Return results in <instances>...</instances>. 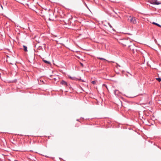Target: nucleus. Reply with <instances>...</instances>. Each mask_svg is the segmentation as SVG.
<instances>
[{"instance_id":"dca6fc26","label":"nucleus","mask_w":161,"mask_h":161,"mask_svg":"<svg viewBox=\"0 0 161 161\" xmlns=\"http://www.w3.org/2000/svg\"><path fill=\"white\" fill-rule=\"evenodd\" d=\"M107 25H108L109 26H110V27H111V28L112 27V25H110V24L109 23H107Z\"/></svg>"},{"instance_id":"a211bd4d","label":"nucleus","mask_w":161,"mask_h":161,"mask_svg":"<svg viewBox=\"0 0 161 161\" xmlns=\"http://www.w3.org/2000/svg\"><path fill=\"white\" fill-rule=\"evenodd\" d=\"M103 86H104L106 88H107V85L105 84H103Z\"/></svg>"},{"instance_id":"7ed1b4c3","label":"nucleus","mask_w":161,"mask_h":161,"mask_svg":"<svg viewBox=\"0 0 161 161\" xmlns=\"http://www.w3.org/2000/svg\"><path fill=\"white\" fill-rule=\"evenodd\" d=\"M150 3L153 4L159 5L161 4V3L158 2L157 0H153L151 1Z\"/></svg>"},{"instance_id":"aec40b11","label":"nucleus","mask_w":161,"mask_h":161,"mask_svg":"<svg viewBox=\"0 0 161 161\" xmlns=\"http://www.w3.org/2000/svg\"><path fill=\"white\" fill-rule=\"evenodd\" d=\"M133 18H131L130 19V20H133Z\"/></svg>"},{"instance_id":"1a4fd4ad","label":"nucleus","mask_w":161,"mask_h":161,"mask_svg":"<svg viewBox=\"0 0 161 161\" xmlns=\"http://www.w3.org/2000/svg\"><path fill=\"white\" fill-rule=\"evenodd\" d=\"M127 73L129 74L130 76L128 75H126L128 77V78L131 79V77H133L134 76L132 75L129 72H127Z\"/></svg>"},{"instance_id":"6ab92c4d","label":"nucleus","mask_w":161,"mask_h":161,"mask_svg":"<svg viewBox=\"0 0 161 161\" xmlns=\"http://www.w3.org/2000/svg\"><path fill=\"white\" fill-rule=\"evenodd\" d=\"M80 64L82 66V67H83V64H82V63H80Z\"/></svg>"},{"instance_id":"0eeeda50","label":"nucleus","mask_w":161,"mask_h":161,"mask_svg":"<svg viewBox=\"0 0 161 161\" xmlns=\"http://www.w3.org/2000/svg\"><path fill=\"white\" fill-rule=\"evenodd\" d=\"M119 93V92L118 90H116L114 91V94L116 96H118Z\"/></svg>"},{"instance_id":"f257e3e1","label":"nucleus","mask_w":161,"mask_h":161,"mask_svg":"<svg viewBox=\"0 0 161 161\" xmlns=\"http://www.w3.org/2000/svg\"><path fill=\"white\" fill-rule=\"evenodd\" d=\"M118 41L119 43L124 46L128 45L130 42V41L129 38H119L118 40Z\"/></svg>"},{"instance_id":"20e7f679","label":"nucleus","mask_w":161,"mask_h":161,"mask_svg":"<svg viewBox=\"0 0 161 161\" xmlns=\"http://www.w3.org/2000/svg\"><path fill=\"white\" fill-rule=\"evenodd\" d=\"M130 49V50H132V51H134L135 50L134 48L135 47V46L134 44L132 45H130L129 44L128 45Z\"/></svg>"},{"instance_id":"2eb2a0df","label":"nucleus","mask_w":161,"mask_h":161,"mask_svg":"<svg viewBox=\"0 0 161 161\" xmlns=\"http://www.w3.org/2000/svg\"><path fill=\"white\" fill-rule=\"evenodd\" d=\"M131 23L132 24H135L136 23V21H130Z\"/></svg>"},{"instance_id":"f3484780","label":"nucleus","mask_w":161,"mask_h":161,"mask_svg":"<svg viewBox=\"0 0 161 161\" xmlns=\"http://www.w3.org/2000/svg\"><path fill=\"white\" fill-rule=\"evenodd\" d=\"M91 82L93 84H96V81H94V80L92 81Z\"/></svg>"},{"instance_id":"5701e85b","label":"nucleus","mask_w":161,"mask_h":161,"mask_svg":"<svg viewBox=\"0 0 161 161\" xmlns=\"http://www.w3.org/2000/svg\"><path fill=\"white\" fill-rule=\"evenodd\" d=\"M71 19L70 18H69V19L68 20H69L70 19Z\"/></svg>"},{"instance_id":"4be33fe9","label":"nucleus","mask_w":161,"mask_h":161,"mask_svg":"<svg viewBox=\"0 0 161 161\" xmlns=\"http://www.w3.org/2000/svg\"><path fill=\"white\" fill-rule=\"evenodd\" d=\"M49 20H52V19H50V18H49Z\"/></svg>"},{"instance_id":"f03ea898","label":"nucleus","mask_w":161,"mask_h":161,"mask_svg":"<svg viewBox=\"0 0 161 161\" xmlns=\"http://www.w3.org/2000/svg\"><path fill=\"white\" fill-rule=\"evenodd\" d=\"M63 22L62 23L63 24L65 25V27L71 29V26L73 25V24L72 23L71 21H62Z\"/></svg>"},{"instance_id":"412c9836","label":"nucleus","mask_w":161,"mask_h":161,"mask_svg":"<svg viewBox=\"0 0 161 161\" xmlns=\"http://www.w3.org/2000/svg\"><path fill=\"white\" fill-rule=\"evenodd\" d=\"M7 18V19H9V20H11V19H9V18Z\"/></svg>"},{"instance_id":"9d476101","label":"nucleus","mask_w":161,"mask_h":161,"mask_svg":"<svg viewBox=\"0 0 161 161\" xmlns=\"http://www.w3.org/2000/svg\"><path fill=\"white\" fill-rule=\"evenodd\" d=\"M23 47L24 48V51L25 52H27V47L25 45H23Z\"/></svg>"},{"instance_id":"ddd939ff","label":"nucleus","mask_w":161,"mask_h":161,"mask_svg":"<svg viewBox=\"0 0 161 161\" xmlns=\"http://www.w3.org/2000/svg\"><path fill=\"white\" fill-rule=\"evenodd\" d=\"M43 61L44 62V63H47V64H50V62L49 61H47L46 60H43Z\"/></svg>"},{"instance_id":"423d86ee","label":"nucleus","mask_w":161,"mask_h":161,"mask_svg":"<svg viewBox=\"0 0 161 161\" xmlns=\"http://www.w3.org/2000/svg\"><path fill=\"white\" fill-rule=\"evenodd\" d=\"M68 77L69 79H70L71 80H81V79H78L75 77H71L70 75H68Z\"/></svg>"},{"instance_id":"9b49d317","label":"nucleus","mask_w":161,"mask_h":161,"mask_svg":"<svg viewBox=\"0 0 161 161\" xmlns=\"http://www.w3.org/2000/svg\"><path fill=\"white\" fill-rule=\"evenodd\" d=\"M152 23L153 24L155 25H157V26H158L159 27H161V25H160L159 24L156 23H155V22H153Z\"/></svg>"},{"instance_id":"4468645a","label":"nucleus","mask_w":161,"mask_h":161,"mask_svg":"<svg viewBox=\"0 0 161 161\" xmlns=\"http://www.w3.org/2000/svg\"><path fill=\"white\" fill-rule=\"evenodd\" d=\"M156 80L158 81L159 82L161 81V78H158L156 79Z\"/></svg>"},{"instance_id":"39448f33","label":"nucleus","mask_w":161,"mask_h":161,"mask_svg":"<svg viewBox=\"0 0 161 161\" xmlns=\"http://www.w3.org/2000/svg\"><path fill=\"white\" fill-rule=\"evenodd\" d=\"M61 84L65 86H68L67 83L64 80H62L61 81Z\"/></svg>"},{"instance_id":"f8f14e48","label":"nucleus","mask_w":161,"mask_h":161,"mask_svg":"<svg viewBox=\"0 0 161 161\" xmlns=\"http://www.w3.org/2000/svg\"><path fill=\"white\" fill-rule=\"evenodd\" d=\"M97 58L99 59H100V60H105V61H108V62H109L108 60H106V59H105V58H100V57H98Z\"/></svg>"},{"instance_id":"b1692460","label":"nucleus","mask_w":161,"mask_h":161,"mask_svg":"<svg viewBox=\"0 0 161 161\" xmlns=\"http://www.w3.org/2000/svg\"><path fill=\"white\" fill-rule=\"evenodd\" d=\"M77 120L78 121V119H77Z\"/></svg>"},{"instance_id":"6e6552de","label":"nucleus","mask_w":161,"mask_h":161,"mask_svg":"<svg viewBox=\"0 0 161 161\" xmlns=\"http://www.w3.org/2000/svg\"><path fill=\"white\" fill-rule=\"evenodd\" d=\"M101 22L105 26H107L108 25L107 24V22L106 21H101Z\"/></svg>"}]
</instances>
